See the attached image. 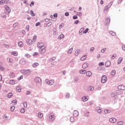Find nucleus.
Wrapping results in <instances>:
<instances>
[{"mask_svg": "<svg viewBox=\"0 0 125 125\" xmlns=\"http://www.w3.org/2000/svg\"><path fill=\"white\" fill-rule=\"evenodd\" d=\"M64 38H65V35H64V34H61L58 37V39L59 40H62V39H64Z\"/></svg>", "mask_w": 125, "mask_h": 125, "instance_id": "obj_19", "label": "nucleus"}, {"mask_svg": "<svg viewBox=\"0 0 125 125\" xmlns=\"http://www.w3.org/2000/svg\"><path fill=\"white\" fill-rule=\"evenodd\" d=\"M99 66H104V62H102L99 63Z\"/></svg>", "mask_w": 125, "mask_h": 125, "instance_id": "obj_52", "label": "nucleus"}, {"mask_svg": "<svg viewBox=\"0 0 125 125\" xmlns=\"http://www.w3.org/2000/svg\"><path fill=\"white\" fill-rule=\"evenodd\" d=\"M106 82H107V77L104 75L102 77L101 83H106Z\"/></svg>", "mask_w": 125, "mask_h": 125, "instance_id": "obj_4", "label": "nucleus"}, {"mask_svg": "<svg viewBox=\"0 0 125 125\" xmlns=\"http://www.w3.org/2000/svg\"><path fill=\"white\" fill-rule=\"evenodd\" d=\"M9 76H10V78H15V74L13 72H11L10 73V75Z\"/></svg>", "mask_w": 125, "mask_h": 125, "instance_id": "obj_22", "label": "nucleus"}, {"mask_svg": "<svg viewBox=\"0 0 125 125\" xmlns=\"http://www.w3.org/2000/svg\"><path fill=\"white\" fill-rule=\"evenodd\" d=\"M80 73L82 74H86V70H83V69H81L80 70Z\"/></svg>", "mask_w": 125, "mask_h": 125, "instance_id": "obj_26", "label": "nucleus"}, {"mask_svg": "<svg viewBox=\"0 0 125 125\" xmlns=\"http://www.w3.org/2000/svg\"><path fill=\"white\" fill-rule=\"evenodd\" d=\"M109 122L110 123H116V122H117V119L115 118H111L109 119Z\"/></svg>", "mask_w": 125, "mask_h": 125, "instance_id": "obj_10", "label": "nucleus"}, {"mask_svg": "<svg viewBox=\"0 0 125 125\" xmlns=\"http://www.w3.org/2000/svg\"><path fill=\"white\" fill-rule=\"evenodd\" d=\"M18 26H19V23H18V22H15L13 25V27L14 28H16V27H18Z\"/></svg>", "mask_w": 125, "mask_h": 125, "instance_id": "obj_31", "label": "nucleus"}, {"mask_svg": "<svg viewBox=\"0 0 125 125\" xmlns=\"http://www.w3.org/2000/svg\"><path fill=\"white\" fill-rule=\"evenodd\" d=\"M46 83L49 84V85H53L54 84V80H51L49 81L48 79H46L45 80Z\"/></svg>", "mask_w": 125, "mask_h": 125, "instance_id": "obj_2", "label": "nucleus"}, {"mask_svg": "<svg viewBox=\"0 0 125 125\" xmlns=\"http://www.w3.org/2000/svg\"><path fill=\"white\" fill-rule=\"evenodd\" d=\"M116 54H113V55H112V56L111 57V58L112 59H114V58H115V57L116 56Z\"/></svg>", "mask_w": 125, "mask_h": 125, "instance_id": "obj_56", "label": "nucleus"}, {"mask_svg": "<svg viewBox=\"0 0 125 125\" xmlns=\"http://www.w3.org/2000/svg\"><path fill=\"white\" fill-rule=\"evenodd\" d=\"M72 52H73V48H70L67 51L68 54H71V53H72Z\"/></svg>", "mask_w": 125, "mask_h": 125, "instance_id": "obj_28", "label": "nucleus"}, {"mask_svg": "<svg viewBox=\"0 0 125 125\" xmlns=\"http://www.w3.org/2000/svg\"><path fill=\"white\" fill-rule=\"evenodd\" d=\"M115 74H116V70H112L111 72V74L112 75V76H114Z\"/></svg>", "mask_w": 125, "mask_h": 125, "instance_id": "obj_40", "label": "nucleus"}, {"mask_svg": "<svg viewBox=\"0 0 125 125\" xmlns=\"http://www.w3.org/2000/svg\"><path fill=\"white\" fill-rule=\"evenodd\" d=\"M117 124L118 125H124V122L123 121H120L118 122Z\"/></svg>", "mask_w": 125, "mask_h": 125, "instance_id": "obj_43", "label": "nucleus"}, {"mask_svg": "<svg viewBox=\"0 0 125 125\" xmlns=\"http://www.w3.org/2000/svg\"><path fill=\"white\" fill-rule=\"evenodd\" d=\"M36 41H37V35H35V36L33 37V39L32 42H36Z\"/></svg>", "mask_w": 125, "mask_h": 125, "instance_id": "obj_37", "label": "nucleus"}, {"mask_svg": "<svg viewBox=\"0 0 125 125\" xmlns=\"http://www.w3.org/2000/svg\"><path fill=\"white\" fill-rule=\"evenodd\" d=\"M79 23H80V21H76L74 22V24L75 25H77L78 24H79Z\"/></svg>", "mask_w": 125, "mask_h": 125, "instance_id": "obj_54", "label": "nucleus"}, {"mask_svg": "<svg viewBox=\"0 0 125 125\" xmlns=\"http://www.w3.org/2000/svg\"><path fill=\"white\" fill-rule=\"evenodd\" d=\"M108 9H109V6H105L104 9V12H107Z\"/></svg>", "mask_w": 125, "mask_h": 125, "instance_id": "obj_27", "label": "nucleus"}, {"mask_svg": "<svg viewBox=\"0 0 125 125\" xmlns=\"http://www.w3.org/2000/svg\"><path fill=\"white\" fill-rule=\"evenodd\" d=\"M111 96L112 97H116V96L115 95V93H112L111 94Z\"/></svg>", "mask_w": 125, "mask_h": 125, "instance_id": "obj_60", "label": "nucleus"}, {"mask_svg": "<svg viewBox=\"0 0 125 125\" xmlns=\"http://www.w3.org/2000/svg\"><path fill=\"white\" fill-rule=\"evenodd\" d=\"M4 8V12L1 14V16L3 18H6V15H8V14L10 13V12L11 11L10 8H9L8 6H5Z\"/></svg>", "mask_w": 125, "mask_h": 125, "instance_id": "obj_1", "label": "nucleus"}, {"mask_svg": "<svg viewBox=\"0 0 125 125\" xmlns=\"http://www.w3.org/2000/svg\"><path fill=\"white\" fill-rule=\"evenodd\" d=\"M22 104H23L24 108H27V107H28V104H27V102H24Z\"/></svg>", "mask_w": 125, "mask_h": 125, "instance_id": "obj_29", "label": "nucleus"}, {"mask_svg": "<svg viewBox=\"0 0 125 125\" xmlns=\"http://www.w3.org/2000/svg\"><path fill=\"white\" fill-rule=\"evenodd\" d=\"M49 118L50 121H54V120H55V114L53 113H50L49 114Z\"/></svg>", "mask_w": 125, "mask_h": 125, "instance_id": "obj_3", "label": "nucleus"}, {"mask_svg": "<svg viewBox=\"0 0 125 125\" xmlns=\"http://www.w3.org/2000/svg\"><path fill=\"white\" fill-rule=\"evenodd\" d=\"M4 70V68H3V67L2 66L0 65V71H3Z\"/></svg>", "mask_w": 125, "mask_h": 125, "instance_id": "obj_55", "label": "nucleus"}, {"mask_svg": "<svg viewBox=\"0 0 125 125\" xmlns=\"http://www.w3.org/2000/svg\"><path fill=\"white\" fill-rule=\"evenodd\" d=\"M83 68V69H86L87 67H88V63H84L83 65H82Z\"/></svg>", "mask_w": 125, "mask_h": 125, "instance_id": "obj_16", "label": "nucleus"}, {"mask_svg": "<svg viewBox=\"0 0 125 125\" xmlns=\"http://www.w3.org/2000/svg\"><path fill=\"white\" fill-rule=\"evenodd\" d=\"M22 79H23V76L21 75L18 78V80L20 81L21 80H22Z\"/></svg>", "mask_w": 125, "mask_h": 125, "instance_id": "obj_50", "label": "nucleus"}, {"mask_svg": "<svg viewBox=\"0 0 125 125\" xmlns=\"http://www.w3.org/2000/svg\"><path fill=\"white\" fill-rule=\"evenodd\" d=\"M9 84H12V85L15 84V80H10L9 82Z\"/></svg>", "mask_w": 125, "mask_h": 125, "instance_id": "obj_18", "label": "nucleus"}, {"mask_svg": "<svg viewBox=\"0 0 125 125\" xmlns=\"http://www.w3.org/2000/svg\"><path fill=\"white\" fill-rule=\"evenodd\" d=\"M26 42L27 43V44H28L29 45H31V44H33V41H32V40L31 39H28L26 41Z\"/></svg>", "mask_w": 125, "mask_h": 125, "instance_id": "obj_9", "label": "nucleus"}, {"mask_svg": "<svg viewBox=\"0 0 125 125\" xmlns=\"http://www.w3.org/2000/svg\"><path fill=\"white\" fill-rule=\"evenodd\" d=\"M40 52H41V53H44L45 52V48H44V47L43 48H42L40 49Z\"/></svg>", "mask_w": 125, "mask_h": 125, "instance_id": "obj_20", "label": "nucleus"}, {"mask_svg": "<svg viewBox=\"0 0 125 125\" xmlns=\"http://www.w3.org/2000/svg\"><path fill=\"white\" fill-rule=\"evenodd\" d=\"M4 0H1L0 1V4H4Z\"/></svg>", "mask_w": 125, "mask_h": 125, "instance_id": "obj_49", "label": "nucleus"}, {"mask_svg": "<svg viewBox=\"0 0 125 125\" xmlns=\"http://www.w3.org/2000/svg\"><path fill=\"white\" fill-rule=\"evenodd\" d=\"M87 57V55H84L81 58L80 60H81V61H84V60L86 59Z\"/></svg>", "mask_w": 125, "mask_h": 125, "instance_id": "obj_17", "label": "nucleus"}, {"mask_svg": "<svg viewBox=\"0 0 125 125\" xmlns=\"http://www.w3.org/2000/svg\"><path fill=\"white\" fill-rule=\"evenodd\" d=\"M15 110V106H12L10 108V111L11 112H14V110Z\"/></svg>", "mask_w": 125, "mask_h": 125, "instance_id": "obj_32", "label": "nucleus"}, {"mask_svg": "<svg viewBox=\"0 0 125 125\" xmlns=\"http://www.w3.org/2000/svg\"><path fill=\"white\" fill-rule=\"evenodd\" d=\"M62 27H64V23H62L61 25H60L59 26L60 29H61V28H62Z\"/></svg>", "mask_w": 125, "mask_h": 125, "instance_id": "obj_61", "label": "nucleus"}, {"mask_svg": "<svg viewBox=\"0 0 125 125\" xmlns=\"http://www.w3.org/2000/svg\"><path fill=\"white\" fill-rule=\"evenodd\" d=\"M30 14L32 16H36V14L34 13V11L33 10L30 11Z\"/></svg>", "mask_w": 125, "mask_h": 125, "instance_id": "obj_39", "label": "nucleus"}, {"mask_svg": "<svg viewBox=\"0 0 125 125\" xmlns=\"http://www.w3.org/2000/svg\"><path fill=\"white\" fill-rule=\"evenodd\" d=\"M38 116L39 118H40V119H42V117H43V115L42 114V113L41 112L38 113Z\"/></svg>", "mask_w": 125, "mask_h": 125, "instance_id": "obj_23", "label": "nucleus"}, {"mask_svg": "<svg viewBox=\"0 0 125 125\" xmlns=\"http://www.w3.org/2000/svg\"><path fill=\"white\" fill-rule=\"evenodd\" d=\"M38 47H39L41 49L43 48V47H44V44H43V43H42V42L38 43Z\"/></svg>", "mask_w": 125, "mask_h": 125, "instance_id": "obj_7", "label": "nucleus"}, {"mask_svg": "<svg viewBox=\"0 0 125 125\" xmlns=\"http://www.w3.org/2000/svg\"><path fill=\"white\" fill-rule=\"evenodd\" d=\"M17 91L18 92H20L21 91V87L18 86L17 87Z\"/></svg>", "mask_w": 125, "mask_h": 125, "instance_id": "obj_35", "label": "nucleus"}, {"mask_svg": "<svg viewBox=\"0 0 125 125\" xmlns=\"http://www.w3.org/2000/svg\"><path fill=\"white\" fill-rule=\"evenodd\" d=\"M74 121H75V118H74V117H71L70 118V121L74 122Z\"/></svg>", "mask_w": 125, "mask_h": 125, "instance_id": "obj_44", "label": "nucleus"}, {"mask_svg": "<svg viewBox=\"0 0 125 125\" xmlns=\"http://www.w3.org/2000/svg\"><path fill=\"white\" fill-rule=\"evenodd\" d=\"M105 51H106V48H103L102 50H101V52L102 53H104V52H105Z\"/></svg>", "mask_w": 125, "mask_h": 125, "instance_id": "obj_51", "label": "nucleus"}, {"mask_svg": "<svg viewBox=\"0 0 125 125\" xmlns=\"http://www.w3.org/2000/svg\"><path fill=\"white\" fill-rule=\"evenodd\" d=\"M122 61H123V58H119L118 61V64H121V63L122 62Z\"/></svg>", "mask_w": 125, "mask_h": 125, "instance_id": "obj_33", "label": "nucleus"}, {"mask_svg": "<svg viewBox=\"0 0 125 125\" xmlns=\"http://www.w3.org/2000/svg\"><path fill=\"white\" fill-rule=\"evenodd\" d=\"M118 88L120 90H125V86L124 85H120L118 86Z\"/></svg>", "mask_w": 125, "mask_h": 125, "instance_id": "obj_8", "label": "nucleus"}, {"mask_svg": "<svg viewBox=\"0 0 125 125\" xmlns=\"http://www.w3.org/2000/svg\"><path fill=\"white\" fill-rule=\"evenodd\" d=\"M25 111H26V109H25V108H22L21 110V113H25Z\"/></svg>", "mask_w": 125, "mask_h": 125, "instance_id": "obj_45", "label": "nucleus"}, {"mask_svg": "<svg viewBox=\"0 0 125 125\" xmlns=\"http://www.w3.org/2000/svg\"><path fill=\"white\" fill-rule=\"evenodd\" d=\"M79 35H83V34H84V28H81L79 31Z\"/></svg>", "mask_w": 125, "mask_h": 125, "instance_id": "obj_11", "label": "nucleus"}, {"mask_svg": "<svg viewBox=\"0 0 125 125\" xmlns=\"http://www.w3.org/2000/svg\"><path fill=\"white\" fill-rule=\"evenodd\" d=\"M19 63L21 64V65H25V64H26V61L24 59H21Z\"/></svg>", "mask_w": 125, "mask_h": 125, "instance_id": "obj_5", "label": "nucleus"}, {"mask_svg": "<svg viewBox=\"0 0 125 125\" xmlns=\"http://www.w3.org/2000/svg\"><path fill=\"white\" fill-rule=\"evenodd\" d=\"M105 65L106 67H109L110 66V65H111V62H109V61L106 62H105Z\"/></svg>", "mask_w": 125, "mask_h": 125, "instance_id": "obj_25", "label": "nucleus"}, {"mask_svg": "<svg viewBox=\"0 0 125 125\" xmlns=\"http://www.w3.org/2000/svg\"><path fill=\"white\" fill-rule=\"evenodd\" d=\"M40 25H41V22H38L36 23L35 26H40Z\"/></svg>", "mask_w": 125, "mask_h": 125, "instance_id": "obj_58", "label": "nucleus"}, {"mask_svg": "<svg viewBox=\"0 0 125 125\" xmlns=\"http://www.w3.org/2000/svg\"><path fill=\"white\" fill-rule=\"evenodd\" d=\"M25 57H27L28 58H29L30 57V55H29V54H25Z\"/></svg>", "mask_w": 125, "mask_h": 125, "instance_id": "obj_57", "label": "nucleus"}, {"mask_svg": "<svg viewBox=\"0 0 125 125\" xmlns=\"http://www.w3.org/2000/svg\"><path fill=\"white\" fill-rule=\"evenodd\" d=\"M80 51H81L80 50H77L76 51V52H75L76 56H78V55H79V54H80Z\"/></svg>", "mask_w": 125, "mask_h": 125, "instance_id": "obj_34", "label": "nucleus"}, {"mask_svg": "<svg viewBox=\"0 0 125 125\" xmlns=\"http://www.w3.org/2000/svg\"><path fill=\"white\" fill-rule=\"evenodd\" d=\"M7 62H9V63H12V60L11 58H8L7 59Z\"/></svg>", "mask_w": 125, "mask_h": 125, "instance_id": "obj_36", "label": "nucleus"}, {"mask_svg": "<svg viewBox=\"0 0 125 125\" xmlns=\"http://www.w3.org/2000/svg\"><path fill=\"white\" fill-rule=\"evenodd\" d=\"M23 45L24 44L22 42H19V46H20V47H22V46H23Z\"/></svg>", "mask_w": 125, "mask_h": 125, "instance_id": "obj_30", "label": "nucleus"}, {"mask_svg": "<svg viewBox=\"0 0 125 125\" xmlns=\"http://www.w3.org/2000/svg\"><path fill=\"white\" fill-rule=\"evenodd\" d=\"M86 75L87 77H90L92 75V73H91V71H88L86 73Z\"/></svg>", "mask_w": 125, "mask_h": 125, "instance_id": "obj_21", "label": "nucleus"}, {"mask_svg": "<svg viewBox=\"0 0 125 125\" xmlns=\"http://www.w3.org/2000/svg\"><path fill=\"white\" fill-rule=\"evenodd\" d=\"M12 103L13 104V105H16L17 104V100H14L12 101Z\"/></svg>", "mask_w": 125, "mask_h": 125, "instance_id": "obj_42", "label": "nucleus"}, {"mask_svg": "<svg viewBox=\"0 0 125 125\" xmlns=\"http://www.w3.org/2000/svg\"><path fill=\"white\" fill-rule=\"evenodd\" d=\"M39 65H40L39 64V63L38 62H36L33 64L32 66L34 68H36V67H38V66H39Z\"/></svg>", "mask_w": 125, "mask_h": 125, "instance_id": "obj_24", "label": "nucleus"}, {"mask_svg": "<svg viewBox=\"0 0 125 125\" xmlns=\"http://www.w3.org/2000/svg\"><path fill=\"white\" fill-rule=\"evenodd\" d=\"M21 72L22 74H26V70H24V69H22V70H21Z\"/></svg>", "mask_w": 125, "mask_h": 125, "instance_id": "obj_46", "label": "nucleus"}, {"mask_svg": "<svg viewBox=\"0 0 125 125\" xmlns=\"http://www.w3.org/2000/svg\"><path fill=\"white\" fill-rule=\"evenodd\" d=\"M109 34L110 35H111V36H115L116 35V33L112 31H110Z\"/></svg>", "mask_w": 125, "mask_h": 125, "instance_id": "obj_38", "label": "nucleus"}, {"mask_svg": "<svg viewBox=\"0 0 125 125\" xmlns=\"http://www.w3.org/2000/svg\"><path fill=\"white\" fill-rule=\"evenodd\" d=\"M110 18H107L105 20V25H108V24H110Z\"/></svg>", "mask_w": 125, "mask_h": 125, "instance_id": "obj_13", "label": "nucleus"}, {"mask_svg": "<svg viewBox=\"0 0 125 125\" xmlns=\"http://www.w3.org/2000/svg\"><path fill=\"white\" fill-rule=\"evenodd\" d=\"M88 100V97H86V96H83L82 98V101H83V102H86Z\"/></svg>", "mask_w": 125, "mask_h": 125, "instance_id": "obj_14", "label": "nucleus"}, {"mask_svg": "<svg viewBox=\"0 0 125 125\" xmlns=\"http://www.w3.org/2000/svg\"><path fill=\"white\" fill-rule=\"evenodd\" d=\"M3 118L5 120H8V117H7V116H6V115H4Z\"/></svg>", "mask_w": 125, "mask_h": 125, "instance_id": "obj_53", "label": "nucleus"}, {"mask_svg": "<svg viewBox=\"0 0 125 125\" xmlns=\"http://www.w3.org/2000/svg\"><path fill=\"white\" fill-rule=\"evenodd\" d=\"M88 32V28H86L85 31H84V34H86Z\"/></svg>", "mask_w": 125, "mask_h": 125, "instance_id": "obj_59", "label": "nucleus"}, {"mask_svg": "<svg viewBox=\"0 0 125 125\" xmlns=\"http://www.w3.org/2000/svg\"><path fill=\"white\" fill-rule=\"evenodd\" d=\"M13 95V94H12V93H9L8 94V97L9 98H11V97H12Z\"/></svg>", "mask_w": 125, "mask_h": 125, "instance_id": "obj_41", "label": "nucleus"}, {"mask_svg": "<svg viewBox=\"0 0 125 125\" xmlns=\"http://www.w3.org/2000/svg\"><path fill=\"white\" fill-rule=\"evenodd\" d=\"M29 28H30V26H29V25L26 26V29L27 31H29Z\"/></svg>", "mask_w": 125, "mask_h": 125, "instance_id": "obj_62", "label": "nucleus"}, {"mask_svg": "<svg viewBox=\"0 0 125 125\" xmlns=\"http://www.w3.org/2000/svg\"><path fill=\"white\" fill-rule=\"evenodd\" d=\"M73 19H78V16H74L73 17Z\"/></svg>", "mask_w": 125, "mask_h": 125, "instance_id": "obj_63", "label": "nucleus"}, {"mask_svg": "<svg viewBox=\"0 0 125 125\" xmlns=\"http://www.w3.org/2000/svg\"><path fill=\"white\" fill-rule=\"evenodd\" d=\"M73 116L74 117H78V116H79V111L77 110H74L73 112Z\"/></svg>", "mask_w": 125, "mask_h": 125, "instance_id": "obj_12", "label": "nucleus"}, {"mask_svg": "<svg viewBox=\"0 0 125 125\" xmlns=\"http://www.w3.org/2000/svg\"><path fill=\"white\" fill-rule=\"evenodd\" d=\"M35 5V2L32 1L31 3L30 4V6L32 7L33 5Z\"/></svg>", "mask_w": 125, "mask_h": 125, "instance_id": "obj_47", "label": "nucleus"}, {"mask_svg": "<svg viewBox=\"0 0 125 125\" xmlns=\"http://www.w3.org/2000/svg\"><path fill=\"white\" fill-rule=\"evenodd\" d=\"M11 54L12 55H14V56H18V52H17V51H12L11 53Z\"/></svg>", "mask_w": 125, "mask_h": 125, "instance_id": "obj_15", "label": "nucleus"}, {"mask_svg": "<svg viewBox=\"0 0 125 125\" xmlns=\"http://www.w3.org/2000/svg\"><path fill=\"white\" fill-rule=\"evenodd\" d=\"M110 112H111V110H104V113L105 114H107V113H110Z\"/></svg>", "mask_w": 125, "mask_h": 125, "instance_id": "obj_48", "label": "nucleus"}, {"mask_svg": "<svg viewBox=\"0 0 125 125\" xmlns=\"http://www.w3.org/2000/svg\"><path fill=\"white\" fill-rule=\"evenodd\" d=\"M34 82L37 83H41L42 82V79L40 77H36L34 79Z\"/></svg>", "mask_w": 125, "mask_h": 125, "instance_id": "obj_6", "label": "nucleus"}, {"mask_svg": "<svg viewBox=\"0 0 125 125\" xmlns=\"http://www.w3.org/2000/svg\"><path fill=\"white\" fill-rule=\"evenodd\" d=\"M122 49H123V50L125 51V45H123L122 46Z\"/></svg>", "mask_w": 125, "mask_h": 125, "instance_id": "obj_64", "label": "nucleus"}]
</instances>
